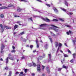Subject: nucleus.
I'll use <instances>...</instances> for the list:
<instances>
[{
    "label": "nucleus",
    "mask_w": 76,
    "mask_h": 76,
    "mask_svg": "<svg viewBox=\"0 0 76 76\" xmlns=\"http://www.w3.org/2000/svg\"><path fill=\"white\" fill-rule=\"evenodd\" d=\"M5 47V45H4L3 44H2L1 45V53H3V52H4V51H3V50L4 49Z\"/></svg>",
    "instance_id": "f257e3e1"
},
{
    "label": "nucleus",
    "mask_w": 76,
    "mask_h": 76,
    "mask_svg": "<svg viewBox=\"0 0 76 76\" xmlns=\"http://www.w3.org/2000/svg\"><path fill=\"white\" fill-rule=\"evenodd\" d=\"M37 70L38 72H40L41 69V67L40 65H37Z\"/></svg>",
    "instance_id": "f03ea898"
},
{
    "label": "nucleus",
    "mask_w": 76,
    "mask_h": 76,
    "mask_svg": "<svg viewBox=\"0 0 76 76\" xmlns=\"http://www.w3.org/2000/svg\"><path fill=\"white\" fill-rule=\"evenodd\" d=\"M42 19L43 20H44V21H45L46 22H50V20H49V19H48V18H46L45 19V18H42Z\"/></svg>",
    "instance_id": "7ed1b4c3"
},
{
    "label": "nucleus",
    "mask_w": 76,
    "mask_h": 76,
    "mask_svg": "<svg viewBox=\"0 0 76 76\" xmlns=\"http://www.w3.org/2000/svg\"><path fill=\"white\" fill-rule=\"evenodd\" d=\"M58 47L57 51V53H58V50L60 49V47H61L62 46V44L61 43H59L58 44Z\"/></svg>",
    "instance_id": "20e7f679"
},
{
    "label": "nucleus",
    "mask_w": 76,
    "mask_h": 76,
    "mask_svg": "<svg viewBox=\"0 0 76 76\" xmlns=\"http://www.w3.org/2000/svg\"><path fill=\"white\" fill-rule=\"evenodd\" d=\"M50 29H54L55 30L56 32H58V30L56 28H54V27H52V28H50Z\"/></svg>",
    "instance_id": "39448f33"
},
{
    "label": "nucleus",
    "mask_w": 76,
    "mask_h": 76,
    "mask_svg": "<svg viewBox=\"0 0 76 76\" xmlns=\"http://www.w3.org/2000/svg\"><path fill=\"white\" fill-rule=\"evenodd\" d=\"M4 27L5 28H6V29H11V28L10 27H8L6 26H4Z\"/></svg>",
    "instance_id": "423d86ee"
},
{
    "label": "nucleus",
    "mask_w": 76,
    "mask_h": 76,
    "mask_svg": "<svg viewBox=\"0 0 76 76\" xmlns=\"http://www.w3.org/2000/svg\"><path fill=\"white\" fill-rule=\"evenodd\" d=\"M0 9H8V8H7V7L5 6H3V7H0Z\"/></svg>",
    "instance_id": "0eeeda50"
},
{
    "label": "nucleus",
    "mask_w": 76,
    "mask_h": 76,
    "mask_svg": "<svg viewBox=\"0 0 76 76\" xmlns=\"http://www.w3.org/2000/svg\"><path fill=\"white\" fill-rule=\"evenodd\" d=\"M42 58H43V57L41 56L37 58V61H39V60H42Z\"/></svg>",
    "instance_id": "6e6552de"
},
{
    "label": "nucleus",
    "mask_w": 76,
    "mask_h": 76,
    "mask_svg": "<svg viewBox=\"0 0 76 76\" xmlns=\"http://www.w3.org/2000/svg\"><path fill=\"white\" fill-rule=\"evenodd\" d=\"M9 59L11 60H14V57L13 56L9 57Z\"/></svg>",
    "instance_id": "1a4fd4ad"
},
{
    "label": "nucleus",
    "mask_w": 76,
    "mask_h": 76,
    "mask_svg": "<svg viewBox=\"0 0 76 76\" xmlns=\"http://www.w3.org/2000/svg\"><path fill=\"white\" fill-rule=\"evenodd\" d=\"M53 9L55 12H58V10H57V8H56L55 7H54Z\"/></svg>",
    "instance_id": "9d476101"
},
{
    "label": "nucleus",
    "mask_w": 76,
    "mask_h": 76,
    "mask_svg": "<svg viewBox=\"0 0 76 76\" xmlns=\"http://www.w3.org/2000/svg\"><path fill=\"white\" fill-rule=\"evenodd\" d=\"M6 63H8L9 62V57L7 58L6 59Z\"/></svg>",
    "instance_id": "9b49d317"
},
{
    "label": "nucleus",
    "mask_w": 76,
    "mask_h": 76,
    "mask_svg": "<svg viewBox=\"0 0 76 76\" xmlns=\"http://www.w3.org/2000/svg\"><path fill=\"white\" fill-rule=\"evenodd\" d=\"M55 47L56 48H57L58 46V42H56L55 43Z\"/></svg>",
    "instance_id": "f8f14e48"
},
{
    "label": "nucleus",
    "mask_w": 76,
    "mask_h": 76,
    "mask_svg": "<svg viewBox=\"0 0 76 76\" xmlns=\"http://www.w3.org/2000/svg\"><path fill=\"white\" fill-rule=\"evenodd\" d=\"M46 70L48 71V73H50V69H49L48 67L46 68Z\"/></svg>",
    "instance_id": "ddd939ff"
},
{
    "label": "nucleus",
    "mask_w": 76,
    "mask_h": 76,
    "mask_svg": "<svg viewBox=\"0 0 76 76\" xmlns=\"http://www.w3.org/2000/svg\"><path fill=\"white\" fill-rule=\"evenodd\" d=\"M47 25L45 23V24H42L40 25V27H42V26H45V25Z\"/></svg>",
    "instance_id": "4468645a"
},
{
    "label": "nucleus",
    "mask_w": 76,
    "mask_h": 76,
    "mask_svg": "<svg viewBox=\"0 0 76 76\" xmlns=\"http://www.w3.org/2000/svg\"><path fill=\"white\" fill-rule=\"evenodd\" d=\"M71 34V31H69V32H66V34L67 35H70Z\"/></svg>",
    "instance_id": "2eb2a0df"
},
{
    "label": "nucleus",
    "mask_w": 76,
    "mask_h": 76,
    "mask_svg": "<svg viewBox=\"0 0 76 76\" xmlns=\"http://www.w3.org/2000/svg\"><path fill=\"white\" fill-rule=\"evenodd\" d=\"M25 34V32L23 31L22 32L20 33V34H18V35H23V34Z\"/></svg>",
    "instance_id": "dca6fc26"
},
{
    "label": "nucleus",
    "mask_w": 76,
    "mask_h": 76,
    "mask_svg": "<svg viewBox=\"0 0 76 76\" xmlns=\"http://www.w3.org/2000/svg\"><path fill=\"white\" fill-rule=\"evenodd\" d=\"M61 9L62 10H63V11H64V12H66V10L64 8H61Z\"/></svg>",
    "instance_id": "f3484780"
},
{
    "label": "nucleus",
    "mask_w": 76,
    "mask_h": 76,
    "mask_svg": "<svg viewBox=\"0 0 76 76\" xmlns=\"http://www.w3.org/2000/svg\"><path fill=\"white\" fill-rule=\"evenodd\" d=\"M18 28V25H15L14 26V29L15 30L16 28Z\"/></svg>",
    "instance_id": "a211bd4d"
},
{
    "label": "nucleus",
    "mask_w": 76,
    "mask_h": 76,
    "mask_svg": "<svg viewBox=\"0 0 76 76\" xmlns=\"http://www.w3.org/2000/svg\"><path fill=\"white\" fill-rule=\"evenodd\" d=\"M48 56L49 58H51V54H48Z\"/></svg>",
    "instance_id": "6ab92c4d"
},
{
    "label": "nucleus",
    "mask_w": 76,
    "mask_h": 76,
    "mask_svg": "<svg viewBox=\"0 0 76 76\" xmlns=\"http://www.w3.org/2000/svg\"><path fill=\"white\" fill-rule=\"evenodd\" d=\"M59 20L61 21L62 22L64 21V19H63L61 18H59Z\"/></svg>",
    "instance_id": "aec40b11"
},
{
    "label": "nucleus",
    "mask_w": 76,
    "mask_h": 76,
    "mask_svg": "<svg viewBox=\"0 0 76 76\" xmlns=\"http://www.w3.org/2000/svg\"><path fill=\"white\" fill-rule=\"evenodd\" d=\"M45 47L46 49H47L48 48V45L46 44L45 45Z\"/></svg>",
    "instance_id": "412c9836"
},
{
    "label": "nucleus",
    "mask_w": 76,
    "mask_h": 76,
    "mask_svg": "<svg viewBox=\"0 0 76 76\" xmlns=\"http://www.w3.org/2000/svg\"><path fill=\"white\" fill-rule=\"evenodd\" d=\"M66 5L67 6H68L67 2L66 1H64Z\"/></svg>",
    "instance_id": "4be33fe9"
},
{
    "label": "nucleus",
    "mask_w": 76,
    "mask_h": 76,
    "mask_svg": "<svg viewBox=\"0 0 76 76\" xmlns=\"http://www.w3.org/2000/svg\"><path fill=\"white\" fill-rule=\"evenodd\" d=\"M53 21H56V22H58V20L57 19H53V20H52Z\"/></svg>",
    "instance_id": "5701e85b"
},
{
    "label": "nucleus",
    "mask_w": 76,
    "mask_h": 76,
    "mask_svg": "<svg viewBox=\"0 0 76 76\" xmlns=\"http://www.w3.org/2000/svg\"><path fill=\"white\" fill-rule=\"evenodd\" d=\"M21 10L20 9V8H18L17 9V11H18V12H20Z\"/></svg>",
    "instance_id": "b1692460"
},
{
    "label": "nucleus",
    "mask_w": 76,
    "mask_h": 76,
    "mask_svg": "<svg viewBox=\"0 0 76 76\" xmlns=\"http://www.w3.org/2000/svg\"><path fill=\"white\" fill-rule=\"evenodd\" d=\"M73 56L74 58H75V56H76V53H74V54H73Z\"/></svg>",
    "instance_id": "393cba45"
},
{
    "label": "nucleus",
    "mask_w": 76,
    "mask_h": 76,
    "mask_svg": "<svg viewBox=\"0 0 76 76\" xmlns=\"http://www.w3.org/2000/svg\"><path fill=\"white\" fill-rule=\"evenodd\" d=\"M12 6H13V5H8V7H12Z\"/></svg>",
    "instance_id": "a878e982"
},
{
    "label": "nucleus",
    "mask_w": 76,
    "mask_h": 76,
    "mask_svg": "<svg viewBox=\"0 0 76 76\" xmlns=\"http://www.w3.org/2000/svg\"><path fill=\"white\" fill-rule=\"evenodd\" d=\"M33 64L34 67H35V66H37V65L35 63L33 62Z\"/></svg>",
    "instance_id": "bb28decb"
},
{
    "label": "nucleus",
    "mask_w": 76,
    "mask_h": 76,
    "mask_svg": "<svg viewBox=\"0 0 76 76\" xmlns=\"http://www.w3.org/2000/svg\"><path fill=\"white\" fill-rule=\"evenodd\" d=\"M72 41L74 42V45H75V42H76V39H75V40H72Z\"/></svg>",
    "instance_id": "cd10ccee"
},
{
    "label": "nucleus",
    "mask_w": 76,
    "mask_h": 76,
    "mask_svg": "<svg viewBox=\"0 0 76 76\" xmlns=\"http://www.w3.org/2000/svg\"><path fill=\"white\" fill-rule=\"evenodd\" d=\"M64 57H68V55L66 54H64Z\"/></svg>",
    "instance_id": "c85d7f7f"
},
{
    "label": "nucleus",
    "mask_w": 76,
    "mask_h": 76,
    "mask_svg": "<svg viewBox=\"0 0 76 76\" xmlns=\"http://www.w3.org/2000/svg\"><path fill=\"white\" fill-rule=\"evenodd\" d=\"M70 62L71 63H73V62H74V59H72L70 61Z\"/></svg>",
    "instance_id": "c756f323"
},
{
    "label": "nucleus",
    "mask_w": 76,
    "mask_h": 76,
    "mask_svg": "<svg viewBox=\"0 0 76 76\" xmlns=\"http://www.w3.org/2000/svg\"><path fill=\"white\" fill-rule=\"evenodd\" d=\"M67 14L69 15H72V13H71V12H69L68 13H67Z\"/></svg>",
    "instance_id": "7c9ffc66"
},
{
    "label": "nucleus",
    "mask_w": 76,
    "mask_h": 76,
    "mask_svg": "<svg viewBox=\"0 0 76 76\" xmlns=\"http://www.w3.org/2000/svg\"><path fill=\"white\" fill-rule=\"evenodd\" d=\"M16 52V50H14L11 51V53H15Z\"/></svg>",
    "instance_id": "2f4dec72"
},
{
    "label": "nucleus",
    "mask_w": 76,
    "mask_h": 76,
    "mask_svg": "<svg viewBox=\"0 0 76 76\" xmlns=\"http://www.w3.org/2000/svg\"><path fill=\"white\" fill-rule=\"evenodd\" d=\"M1 18H4V15H1Z\"/></svg>",
    "instance_id": "473e14b6"
},
{
    "label": "nucleus",
    "mask_w": 76,
    "mask_h": 76,
    "mask_svg": "<svg viewBox=\"0 0 76 76\" xmlns=\"http://www.w3.org/2000/svg\"><path fill=\"white\" fill-rule=\"evenodd\" d=\"M63 68H64V69H67V67H66V66H64V65H63Z\"/></svg>",
    "instance_id": "72a5a7b5"
},
{
    "label": "nucleus",
    "mask_w": 76,
    "mask_h": 76,
    "mask_svg": "<svg viewBox=\"0 0 76 76\" xmlns=\"http://www.w3.org/2000/svg\"><path fill=\"white\" fill-rule=\"evenodd\" d=\"M50 42L52 43L53 42V40L52 38H50Z\"/></svg>",
    "instance_id": "f704fd0d"
},
{
    "label": "nucleus",
    "mask_w": 76,
    "mask_h": 76,
    "mask_svg": "<svg viewBox=\"0 0 76 76\" xmlns=\"http://www.w3.org/2000/svg\"><path fill=\"white\" fill-rule=\"evenodd\" d=\"M27 70H28V69H25L24 70L25 72V73H26V72H27Z\"/></svg>",
    "instance_id": "c9c22d12"
},
{
    "label": "nucleus",
    "mask_w": 76,
    "mask_h": 76,
    "mask_svg": "<svg viewBox=\"0 0 76 76\" xmlns=\"http://www.w3.org/2000/svg\"><path fill=\"white\" fill-rule=\"evenodd\" d=\"M33 47V45H30V48H32Z\"/></svg>",
    "instance_id": "e433bc0d"
},
{
    "label": "nucleus",
    "mask_w": 76,
    "mask_h": 76,
    "mask_svg": "<svg viewBox=\"0 0 76 76\" xmlns=\"http://www.w3.org/2000/svg\"><path fill=\"white\" fill-rule=\"evenodd\" d=\"M61 69H62V68H58V71H61Z\"/></svg>",
    "instance_id": "4c0bfd02"
},
{
    "label": "nucleus",
    "mask_w": 76,
    "mask_h": 76,
    "mask_svg": "<svg viewBox=\"0 0 76 76\" xmlns=\"http://www.w3.org/2000/svg\"><path fill=\"white\" fill-rule=\"evenodd\" d=\"M12 48H13V50H15V46H12Z\"/></svg>",
    "instance_id": "58836bf2"
},
{
    "label": "nucleus",
    "mask_w": 76,
    "mask_h": 76,
    "mask_svg": "<svg viewBox=\"0 0 76 76\" xmlns=\"http://www.w3.org/2000/svg\"><path fill=\"white\" fill-rule=\"evenodd\" d=\"M45 54H43V58H44L45 57Z\"/></svg>",
    "instance_id": "ea45409f"
},
{
    "label": "nucleus",
    "mask_w": 76,
    "mask_h": 76,
    "mask_svg": "<svg viewBox=\"0 0 76 76\" xmlns=\"http://www.w3.org/2000/svg\"><path fill=\"white\" fill-rule=\"evenodd\" d=\"M38 41H38V40H37V39H36V42L37 44H38Z\"/></svg>",
    "instance_id": "a19ab883"
},
{
    "label": "nucleus",
    "mask_w": 76,
    "mask_h": 76,
    "mask_svg": "<svg viewBox=\"0 0 76 76\" xmlns=\"http://www.w3.org/2000/svg\"><path fill=\"white\" fill-rule=\"evenodd\" d=\"M0 26L1 27V28H3V25L2 24H1L0 25Z\"/></svg>",
    "instance_id": "79ce46f5"
},
{
    "label": "nucleus",
    "mask_w": 76,
    "mask_h": 76,
    "mask_svg": "<svg viewBox=\"0 0 76 76\" xmlns=\"http://www.w3.org/2000/svg\"><path fill=\"white\" fill-rule=\"evenodd\" d=\"M46 5H47L49 7H50V4H46Z\"/></svg>",
    "instance_id": "37998d69"
},
{
    "label": "nucleus",
    "mask_w": 76,
    "mask_h": 76,
    "mask_svg": "<svg viewBox=\"0 0 76 76\" xmlns=\"http://www.w3.org/2000/svg\"><path fill=\"white\" fill-rule=\"evenodd\" d=\"M43 68H42V70H44V69L45 68V66H42Z\"/></svg>",
    "instance_id": "c03bdc74"
},
{
    "label": "nucleus",
    "mask_w": 76,
    "mask_h": 76,
    "mask_svg": "<svg viewBox=\"0 0 76 76\" xmlns=\"http://www.w3.org/2000/svg\"><path fill=\"white\" fill-rule=\"evenodd\" d=\"M4 29L2 28L1 29V31H2V32H3V31H4Z\"/></svg>",
    "instance_id": "a18cd8bd"
},
{
    "label": "nucleus",
    "mask_w": 76,
    "mask_h": 76,
    "mask_svg": "<svg viewBox=\"0 0 76 76\" xmlns=\"http://www.w3.org/2000/svg\"><path fill=\"white\" fill-rule=\"evenodd\" d=\"M68 52L69 53H70V54H71V52L70 51V50H69V49H68Z\"/></svg>",
    "instance_id": "49530a36"
},
{
    "label": "nucleus",
    "mask_w": 76,
    "mask_h": 76,
    "mask_svg": "<svg viewBox=\"0 0 76 76\" xmlns=\"http://www.w3.org/2000/svg\"><path fill=\"white\" fill-rule=\"evenodd\" d=\"M51 26H53V27H55V28H57V27L54 25H52Z\"/></svg>",
    "instance_id": "de8ad7c7"
},
{
    "label": "nucleus",
    "mask_w": 76,
    "mask_h": 76,
    "mask_svg": "<svg viewBox=\"0 0 76 76\" xmlns=\"http://www.w3.org/2000/svg\"><path fill=\"white\" fill-rule=\"evenodd\" d=\"M37 44V48H38L39 47V45L38 44Z\"/></svg>",
    "instance_id": "09e8293b"
},
{
    "label": "nucleus",
    "mask_w": 76,
    "mask_h": 76,
    "mask_svg": "<svg viewBox=\"0 0 76 76\" xmlns=\"http://www.w3.org/2000/svg\"><path fill=\"white\" fill-rule=\"evenodd\" d=\"M29 19H30L31 21H32V17H31L30 18H29Z\"/></svg>",
    "instance_id": "8fccbe9b"
},
{
    "label": "nucleus",
    "mask_w": 76,
    "mask_h": 76,
    "mask_svg": "<svg viewBox=\"0 0 76 76\" xmlns=\"http://www.w3.org/2000/svg\"><path fill=\"white\" fill-rule=\"evenodd\" d=\"M31 75L32 76H35V74H34V73H33L31 74Z\"/></svg>",
    "instance_id": "3c124183"
},
{
    "label": "nucleus",
    "mask_w": 76,
    "mask_h": 76,
    "mask_svg": "<svg viewBox=\"0 0 76 76\" xmlns=\"http://www.w3.org/2000/svg\"><path fill=\"white\" fill-rule=\"evenodd\" d=\"M8 69V67H6V68H5V69L7 70Z\"/></svg>",
    "instance_id": "603ef678"
},
{
    "label": "nucleus",
    "mask_w": 76,
    "mask_h": 76,
    "mask_svg": "<svg viewBox=\"0 0 76 76\" xmlns=\"http://www.w3.org/2000/svg\"><path fill=\"white\" fill-rule=\"evenodd\" d=\"M20 1H26V0H20Z\"/></svg>",
    "instance_id": "864d4df0"
},
{
    "label": "nucleus",
    "mask_w": 76,
    "mask_h": 76,
    "mask_svg": "<svg viewBox=\"0 0 76 76\" xmlns=\"http://www.w3.org/2000/svg\"><path fill=\"white\" fill-rule=\"evenodd\" d=\"M19 73H20L18 72H16L15 73V74H19Z\"/></svg>",
    "instance_id": "5fc2aeb1"
},
{
    "label": "nucleus",
    "mask_w": 76,
    "mask_h": 76,
    "mask_svg": "<svg viewBox=\"0 0 76 76\" xmlns=\"http://www.w3.org/2000/svg\"><path fill=\"white\" fill-rule=\"evenodd\" d=\"M51 61V58H49V61Z\"/></svg>",
    "instance_id": "6e6d98bb"
},
{
    "label": "nucleus",
    "mask_w": 76,
    "mask_h": 76,
    "mask_svg": "<svg viewBox=\"0 0 76 76\" xmlns=\"http://www.w3.org/2000/svg\"><path fill=\"white\" fill-rule=\"evenodd\" d=\"M23 41H24L25 42H26V39H24V40H23Z\"/></svg>",
    "instance_id": "4d7b16f0"
},
{
    "label": "nucleus",
    "mask_w": 76,
    "mask_h": 76,
    "mask_svg": "<svg viewBox=\"0 0 76 76\" xmlns=\"http://www.w3.org/2000/svg\"><path fill=\"white\" fill-rule=\"evenodd\" d=\"M66 26H67V27H69V28H70V26L69 25H66Z\"/></svg>",
    "instance_id": "13d9d810"
},
{
    "label": "nucleus",
    "mask_w": 76,
    "mask_h": 76,
    "mask_svg": "<svg viewBox=\"0 0 76 76\" xmlns=\"http://www.w3.org/2000/svg\"><path fill=\"white\" fill-rule=\"evenodd\" d=\"M10 56H12V55H11V54H9L8 56L9 57H10Z\"/></svg>",
    "instance_id": "bf43d9fd"
},
{
    "label": "nucleus",
    "mask_w": 76,
    "mask_h": 76,
    "mask_svg": "<svg viewBox=\"0 0 76 76\" xmlns=\"http://www.w3.org/2000/svg\"><path fill=\"white\" fill-rule=\"evenodd\" d=\"M22 59H24L25 58V57L24 56H23L22 58Z\"/></svg>",
    "instance_id": "052dcab7"
},
{
    "label": "nucleus",
    "mask_w": 76,
    "mask_h": 76,
    "mask_svg": "<svg viewBox=\"0 0 76 76\" xmlns=\"http://www.w3.org/2000/svg\"><path fill=\"white\" fill-rule=\"evenodd\" d=\"M23 72H21L20 73V74H21V75H23Z\"/></svg>",
    "instance_id": "680f3d73"
},
{
    "label": "nucleus",
    "mask_w": 76,
    "mask_h": 76,
    "mask_svg": "<svg viewBox=\"0 0 76 76\" xmlns=\"http://www.w3.org/2000/svg\"><path fill=\"white\" fill-rule=\"evenodd\" d=\"M64 45H65V46H66V47H67V44H66V43H65Z\"/></svg>",
    "instance_id": "e2e57ef3"
},
{
    "label": "nucleus",
    "mask_w": 76,
    "mask_h": 76,
    "mask_svg": "<svg viewBox=\"0 0 76 76\" xmlns=\"http://www.w3.org/2000/svg\"><path fill=\"white\" fill-rule=\"evenodd\" d=\"M15 18H16V17H19V16L15 15Z\"/></svg>",
    "instance_id": "0e129e2a"
},
{
    "label": "nucleus",
    "mask_w": 76,
    "mask_h": 76,
    "mask_svg": "<svg viewBox=\"0 0 76 76\" xmlns=\"http://www.w3.org/2000/svg\"><path fill=\"white\" fill-rule=\"evenodd\" d=\"M32 66V64H29V66H30V67H31V66Z\"/></svg>",
    "instance_id": "69168bd1"
},
{
    "label": "nucleus",
    "mask_w": 76,
    "mask_h": 76,
    "mask_svg": "<svg viewBox=\"0 0 76 76\" xmlns=\"http://www.w3.org/2000/svg\"><path fill=\"white\" fill-rule=\"evenodd\" d=\"M35 52H36V50H33V53H35Z\"/></svg>",
    "instance_id": "338daca9"
},
{
    "label": "nucleus",
    "mask_w": 76,
    "mask_h": 76,
    "mask_svg": "<svg viewBox=\"0 0 76 76\" xmlns=\"http://www.w3.org/2000/svg\"><path fill=\"white\" fill-rule=\"evenodd\" d=\"M19 76H23V75H22V74H19Z\"/></svg>",
    "instance_id": "774afa93"
}]
</instances>
